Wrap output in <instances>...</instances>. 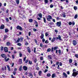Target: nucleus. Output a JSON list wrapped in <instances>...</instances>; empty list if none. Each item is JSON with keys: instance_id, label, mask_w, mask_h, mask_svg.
Returning <instances> with one entry per match:
<instances>
[{"instance_id": "obj_62", "label": "nucleus", "mask_w": 78, "mask_h": 78, "mask_svg": "<svg viewBox=\"0 0 78 78\" xmlns=\"http://www.w3.org/2000/svg\"><path fill=\"white\" fill-rule=\"evenodd\" d=\"M31 35V32H30L28 33V35L29 36H30V35Z\"/></svg>"}, {"instance_id": "obj_41", "label": "nucleus", "mask_w": 78, "mask_h": 78, "mask_svg": "<svg viewBox=\"0 0 78 78\" xmlns=\"http://www.w3.org/2000/svg\"><path fill=\"white\" fill-rule=\"evenodd\" d=\"M53 4H51L50 5V8H53Z\"/></svg>"}, {"instance_id": "obj_1", "label": "nucleus", "mask_w": 78, "mask_h": 78, "mask_svg": "<svg viewBox=\"0 0 78 78\" xmlns=\"http://www.w3.org/2000/svg\"><path fill=\"white\" fill-rule=\"evenodd\" d=\"M47 20L48 21H49V22H51V20L50 19H52V17L50 15H48V17L46 18Z\"/></svg>"}, {"instance_id": "obj_56", "label": "nucleus", "mask_w": 78, "mask_h": 78, "mask_svg": "<svg viewBox=\"0 0 78 78\" xmlns=\"http://www.w3.org/2000/svg\"><path fill=\"white\" fill-rule=\"evenodd\" d=\"M34 62L35 63H36V62H37V59L36 58L34 60Z\"/></svg>"}, {"instance_id": "obj_30", "label": "nucleus", "mask_w": 78, "mask_h": 78, "mask_svg": "<svg viewBox=\"0 0 78 78\" xmlns=\"http://www.w3.org/2000/svg\"><path fill=\"white\" fill-rule=\"evenodd\" d=\"M20 41V38H19V39L17 40V41H16L15 43H18V42H19Z\"/></svg>"}, {"instance_id": "obj_46", "label": "nucleus", "mask_w": 78, "mask_h": 78, "mask_svg": "<svg viewBox=\"0 0 78 78\" xmlns=\"http://www.w3.org/2000/svg\"><path fill=\"white\" fill-rule=\"evenodd\" d=\"M6 20L7 22H9V19L8 18H6Z\"/></svg>"}, {"instance_id": "obj_8", "label": "nucleus", "mask_w": 78, "mask_h": 78, "mask_svg": "<svg viewBox=\"0 0 78 78\" xmlns=\"http://www.w3.org/2000/svg\"><path fill=\"white\" fill-rule=\"evenodd\" d=\"M4 50L5 52H8V48L6 47L4 48Z\"/></svg>"}, {"instance_id": "obj_49", "label": "nucleus", "mask_w": 78, "mask_h": 78, "mask_svg": "<svg viewBox=\"0 0 78 78\" xmlns=\"http://www.w3.org/2000/svg\"><path fill=\"white\" fill-rule=\"evenodd\" d=\"M58 53L59 54V55H61V50H60V49H59L58 50Z\"/></svg>"}, {"instance_id": "obj_51", "label": "nucleus", "mask_w": 78, "mask_h": 78, "mask_svg": "<svg viewBox=\"0 0 78 78\" xmlns=\"http://www.w3.org/2000/svg\"><path fill=\"white\" fill-rule=\"evenodd\" d=\"M72 24V23L71 22H69V25H71Z\"/></svg>"}, {"instance_id": "obj_50", "label": "nucleus", "mask_w": 78, "mask_h": 78, "mask_svg": "<svg viewBox=\"0 0 78 78\" xmlns=\"http://www.w3.org/2000/svg\"><path fill=\"white\" fill-rule=\"evenodd\" d=\"M49 34L47 33V32H46L45 34V36H48V35Z\"/></svg>"}, {"instance_id": "obj_47", "label": "nucleus", "mask_w": 78, "mask_h": 78, "mask_svg": "<svg viewBox=\"0 0 78 78\" xmlns=\"http://www.w3.org/2000/svg\"><path fill=\"white\" fill-rule=\"evenodd\" d=\"M54 31L55 32V33H58V31L57 30H54Z\"/></svg>"}, {"instance_id": "obj_16", "label": "nucleus", "mask_w": 78, "mask_h": 78, "mask_svg": "<svg viewBox=\"0 0 78 78\" xmlns=\"http://www.w3.org/2000/svg\"><path fill=\"white\" fill-rule=\"evenodd\" d=\"M27 49L28 53H30L31 52V50H30V47H28L27 48Z\"/></svg>"}, {"instance_id": "obj_38", "label": "nucleus", "mask_w": 78, "mask_h": 78, "mask_svg": "<svg viewBox=\"0 0 78 78\" xmlns=\"http://www.w3.org/2000/svg\"><path fill=\"white\" fill-rule=\"evenodd\" d=\"M58 47H55L54 48V50H56V49H58Z\"/></svg>"}, {"instance_id": "obj_27", "label": "nucleus", "mask_w": 78, "mask_h": 78, "mask_svg": "<svg viewBox=\"0 0 78 78\" xmlns=\"http://www.w3.org/2000/svg\"><path fill=\"white\" fill-rule=\"evenodd\" d=\"M7 35H5L4 36V39H3V40H5V39H6V38H7Z\"/></svg>"}, {"instance_id": "obj_17", "label": "nucleus", "mask_w": 78, "mask_h": 78, "mask_svg": "<svg viewBox=\"0 0 78 78\" xmlns=\"http://www.w3.org/2000/svg\"><path fill=\"white\" fill-rule=\"evenodd\" d=\"M63 75H64V76H65L66 78L67 77V74H66L65 72L63 73Z\"/></svg>"}, {"instance_id": "obj_13", "label": "nucleus", "mask_w": 78, "mask_h": 78, "mask_svg": "<svg viewBox=\"0 0 78 78\" xmlns=\"http://www.w3.org/2000/svg\"><path fill=\"white\" fill-rule=\"evenodd\" d=\"M4 27H5V26L4 25L2 24L0 27V29L1 30H2V29H3V28H4Z\"/></svg>"}, {"instance_id": "obj_22", "label": "nucleus", "mask_w": 78, "mask_h": 78, "mask_svg": "<svg viewBox=\"0 0 78 78\" xmlns=\"http://www.w3.org/2000/svg\"><path fill=\"white\" fill-rule=\"evenodd\" d=\"M38 15L41 18H42V14L41 13L38 14Z\"/></svg>"}, {"instance_id": "obj_43", "label": "nucleus", "mask_w": 78, "mask_h": 78, "mask_svg": "<svg viewBox=\"0 0 78 78\" xmlns=\"http://www.w3.org/2000/svg\"><path fill=\"white\" fill-rule=\"evenodd\" d=\"M44 2L45 3H48V0H44Z\"/></svg>"}, {"instance_id": "obj_10", "label": "nucleus", "mask_w": 78, "mask_h": 78, "mask_svg": "<svg viewBox=\"0 0 78 78\" xmlns=\"http://www.w3.org/2000/svg\"><path fill=\"white\" fill-rule=\"evenodd\" d=\"M44 34H41V39H44Z\"/></svg>"}, {"instance_id": "obj_53", "label": "nucleus", "mask_w": 78, "mask_h": 78, "mask_svg": "<svg viewBox=\"0 0 78 78\" xmlns=\"http://www.w3.org/2000/svg\"><path fill=\"white\" fill-rule=\"evenodd\" d=\"M45 44H48V40H46L45 42Z\"/></svg>"}, {"instance_id": "obj_25", "label": "nucleus", "mask_w": 78, "mask_h": 78, "mask_svg": "<svg viewBox=\"0 0 78 78\" xmlns=\"http://www.w3.org/2000/svg\"><path fill=\"white\" fill-rule=\"evenodd\" d=\"M47 76H48V77H50L51 76V74L50 73H48L47 75Z\"/></svg>"}, {"instance_id": "obj_3", "label": "nucleus", "mask_w": 78, "mask_h": 78, "mask_svg": "<svg viewBox=\"0 0 78 78\" xmlns=\"http://www.w3.org/2000/svg\"><path fill=\"white\" fill-rule=\"evenodd\" d=\"M78 73L77 72H73L72 75L73 76H74V77H75L76 76L78 75Z\"/></svg>"}, {"instance_id": "obj_34", "label": "nucleus", "mask_w": 78, "mask_h": 78, "mask_svg": "<svg viewBox=\"0 0 78 78\" xmlns=\"http://www.w3.org/2000/svg\"><path fill=\"white\" fill-rule=\"evenodd\" d=\"M25 45H26V46H27V45H28V43L27 41H26V43L25 44Z\"/></svg>"}, {"instance_id": "obj_20", "label": "nucleus", "mask_w": 78, "mask_h": 78, "mask_svg": "<svg viewBox=\"0 0 78 78\" xmlns=\"http://www.w3.org/2000/svg\"><path fill=\"white\" fill-rule=\"evenodd\" d=\"M51 55H49L48 56V59H52V58H51Z\"/></svg>"}, {"instance_id": "obj_19", "label": "nucleus", "mask_w": 78, "mask_h": 78, "mask_svg": "<svg viewBox=\"0 0 78 78\" xmlns=\"http://www.w3.org/2000/svg\"><path fill=\"white\" fill-rule=\"evenodd\" d=\"M7 67L8 69V71L10 72V71H11V70H10V67H9V65H7Z\"/></svg>"}, {"instance_id": "obj_9", "label": "nucleus", "mask_w": 78, "mask_h": 78, "mask_svg": "<svg viewBox=\"0 0 78 78\" xmlns=\"http://www.w3.org/2000/svg\"><path fill=\"white\" fill-rule=\"evenodd\" d=\"M55 39H56V37H53L51 40V42H54V41H55Z\"/></svg>"}, {"instance_id": "obj_37", "label": "nucleus", "mask_w": 78, "mask_h": 78, "mask_svg": "<svg viewBox=\"0 0 78 78\" xmlns=\"http://www.w3.org/2000/svg\"><path fill=\"white\" fill-rule=\"evenodd\" d=\"M16 2L17 4H19V0H16Z\"/></svg>"}, {"instance_id": "obj_61", "label": "nucleus", "mask_w": 78, "mask_h": 78, "mask_svg": "<svg viewBox=\"0 0 78 78\" xmlns=\"http://www.w3.org/2000/svg\"><path fill=\"white\" fill-rule=\"evenodd\" d=\"M72 25H75V22L73 21L72 23Z\"/></svg>"}, {"instance_id": "obj_21", "label": "nucleus", "mask_w": 78, "mask_h": 78, "mask_svg": "<svg viewBox=\"0 0 78 78\" xmlns=\"http://www.w3.org/2000/svg\"><path fill=\"white\" fill-rule=\"evenodd\" d=\"M54 48H53V47H52L51 48V53H53V52H54Z\"/></svg>"}, {"instance_id": "obj_11", "label": "nucleus", "mask_w": 78, "mask_h": 78, "mask_svg": "<svg viewBox=\"0 0 78 78\" xmlns=\"http://www.w3.org/2000/svg\"><path fill=\"white\" fill-rule=\"evenodd\" d=\"M28 21L30 23H32V22H33V20L32 19H29Z\"/></svg>"}, {"instance_id": "obj_58", "label": "nucleus", "mask_w": 78, "mask_h": 78, "mask_svg": "<svg viewBox=\"0 0 78 78\" xmlns=\"http://www.w3.org/2000/svg\"><path fill=\"white\" fill-rule=\"evenodd\" d=\"M27 58V57L25 56L23 58V61H25V60H26V59Z\"/></svg>"}, {"instance_id": "obj_12", "label": "nucleus", "mask_w": 78, "mask_h": 78, "mask_svg": "<svg viewBox=\"0 0 78 78\" xmlns=\"http://www.w3.org/2000/svg\"><path fill=\"white\" fill-rule=\"evenodd\" d=\"M6 58H5H5H4L5 61V62H7V61H9V58H8L7 59H6V58H7V57H6Z\"/></svg>"}, {"instance_id": "obj_4", "label": "nucleus", "mask_w": 78, "mask_h": 78, "mask_svg": "<svg viewBox=\"0 0 78 78\" xmlns=\"http://www.w3.org/2000/svg\"><path fill=\"white\" fill-rule=\"evenodd\" d=\"M1 56L2 58H4V59H6V54H2L1 55Z\"/></svg>"}, {"instance_id": "obj_36", "label": "nucleus", "mask_w": 78, "mask_h": 78, "mask_svg": "<svg viewBox=\"0 0 78 78\" xmlns=\"http://www.w3.org/2000/svg\"><path fill=\"white\" fill-rule=\"evenodd\" d=\"M28 59H27L26 60V61L25 62V64H27L28 62Z\"/></svg>"}, {"instance_id": "obj_60", "label": "nucleus", "mask_w": 78, "mask_h": 78, "mask_svg": "<svg viewBox=\"0 0 78 78\" xmlns=\"http://www.w3.org/2000/svg\"><path fill=\"white\" fill-rule=\"evenodd\" d=\"M36 70H39V67H37L36 68Z\"/></svg>"}, {"instance_id": "obj_7", "label": "nucleus", "mask_w": 78, "mask_h": 78, "mask_svg": "<svg viewBox=\"0 0 78 78\" xmlns=\"http://www.w3.org/2000/svg\"><path fill=\"white\" fill-rule=\"evenodd\" d=\"M28 74H29V75H28V76H29V77H30L31 76V77H33V75L31 73H28Z\"/></svg>"}, {"instance_id": "obj_32", "label": "nucleus", "mask_w": 78, "mask_h": 78, "mask_svg": "<svg viewBox=\"0 0 78 78\" xmlns=\"http://www.w3.org/2000/svg\"><path fill=\"white\" fill-rule=\"evenodd\" d=\"M6 44L7 45H8V46H9V45H10V43L8 41L6 43Z\"/></svg>"}, {"instance_id": "obj_54", "label": "nucleus", "mask_w": 78, "mask_h": 78, "mask_svg": "<svg viewBox=\"0 0 78 78\" xmlns=\"http://www.w3.org/2000/svg\"><path fill=\"white\" fill-rule=\"evenodd\" d=\"M26 37L27 38V39H28V40H29V39H30V38H29V37H28V36H26Z\"/></svg>"}, {"instance_id": "obj_42", "label": "nucleus", "mask_w": 78, "mask_h": 78, "mask_svg": "<svg viewBox=\"0 0 78 78\" xmlns=\"http://www.w3.org/2000/svg\"><path fill=\"white\" fill-rule=\"evenodd\" d=\"M74 10H76V9H77V7H76V6H74Z\"/></svg>"}, {"instance_id": "obj_35", "label": "nucleus", "mask_w": 78, "mask_h": 78, "mask_svg": "<svg viewBox=\"0 0 78 78\" xmlns=\"http://www.w3.org/2000/svg\"><path fill=\"white\" fill-rule=\"evenodd\" d=\"M40 60L41 61L42 60H44V58H43V57L42 56L40 57Z\"/></svg>"}, {"instance_id": "obj_59", "label": "nucleus", "mask_w": 78, "mask_h": 78, "mask_svg": "<svg viewBox=\"0 0 78 78\" xmlns=\"http://www.w3.org/2000/svg\"><path fill=\"white\" fill-rule=\"evenodd\" d=\"M23 19H25V18H26V17H25V15H23Z\"/></svg>"}, {"instance_id": "obj_33", "label": "nucleus", "mask_w": 78, "mask_h": 78, "mask_svg": "<svg viewBox=\"0 0 78 78\" xmlns=\"http://www.w3.org/2000/svg\"><path fill=\"white\" fill-rule=\"evenodd\" d=\"M40 46L41 48H43V44L41 43L40 44Z\"/></svg>"}, {"instance_id": "obj_31", "label": "nucleus", "mask_w": 78, "mask_h": 78, "mask_svg": "<svg viewBox=\"0 0 78 78\" xmlns=\"http://www.w3.org/2000/svg\"><path fill=\"white\" fill-rule=\"evenodd\" d=\"M29 64H30V65H31V64H32V62L31 61H30V60H29Z\"/></svg>"}, {"instance_id": "obj_29", "label": "nucleus", "mask_w": 78, "mask_h": 78, "mask_svg": "<svg viewBox=\"0 0 78 78\" xmlns=\"http://www.w3.org/2000/svg\"><path fill=\"white\" fill-rule=\"evenodd\" d=\"M51 49L50 48H48L47 50V51L48 52H50L51 51Z\"/></svg>"}, {"instance_id": "obj_55", "label": "nucleus", "mask_w": 78, "mask_h": 78, "mask_svg": "<svg viewBox=\"0 0 78 78\" xmlns=\"http://www.w3.org/2000/svg\"><path fill=\"white\" fill-rule=\"evenodd\" d=\"M12 58H13V59H14V58H15V56L14 55H12Z\"/></svg>"}, {"instance_id": "obj_28", "label": "nucleus", "mask_w": 78, "mask_h": 78, "mask_svg": "<svg viewBox=\"0 0 78 78\" xmlns=\"http://www.w3.org/2000/svg\"><path fill=\"white\" fill-rule=\"evenodd\" d=\"M43 20L44 23H46V19L44 17H43Z\"/></svg>"}, {"instance_id": "obj_15", "label": "nucleus", "mask_w": 78, "mask_h": 78, "mask_svg": "<svg viewBox=\"0 0 78 78\" xmlns=\"http://www.w3.org/2000/svg\"><path fill=\"white\" fill-rule=\"evenodd\" d=\"M42 72L41 71H39L38 72V75L39 76H41V75H42Z\"/></svg>"}, {"instance_id": "obj_2", "label": "nucleus", "mask_w": 78, "mask_h": 78, "mask_svg": "<svg viewBox=\"0 0 78 78\" xmlns=\"http://www.w3.org/2000/svg\"><path fill=\"white\" fill-rule=\"evenodd\" d=\"M56 25L58 27H60L61 25V22L59 21L57 22L56 23H55Z\"/></svg>"}, {"instance_id": "obj_63", "label": "nucleus", "mask_w": 78, "mask_h": 78, "mask_svg": "<svg viewBox=\"0 0 78 78\" xmlns=\"http://www.w3.org/2000/svg\"><path fill=\"white\" fill-rule=\"evenodd\" d=\"M16 71H14L13 72V74L14 75H16Z\"/></svg>"}, {"instance_id": "obj_52", "label": "nucleus", "mask_w": 78, "mask_h": 78, "mask_svg": "<svg viewBox=\"0 0 78 78\" xmlns=\"http://www.w3.org/2000/svg\"><path fill=\"white\" fill-rule=\"evenodd\" d=\"M45 39L44 38H43V39L42 40V42H45Z\"/></svg>"}, {"instance_id": "obj_45", "label": "nucleus", "mask_w": 78, "mask_h": 78, "mask_svg": "<svg viewBox=\"0 0 78 78\" xmlns=\"http://www.w3.org/2000/svg\"><path fill=\"white\" fill-rule=\"evenodd\" d=\"M20 31H23V29H22V27L20 26Z\"/></svg>"}, {"instance_id": "obj_39", "label": "nucleus", "mask_w": 78, "mask_h": 78, "mask_svg": "<svg viewBox=\"0 0 78 78\" xmlns=\"http://www.w3.org/2000/svg\"><path fill=\"white\" fill-rule=\"evenodd\" d=\"M77 17H78V16H77V14L75 15V16H74V19H77Z\"/></svg>"}, {"instance_id": "obj_48", "label": "nucleus", "mask_w": 78, "mask_h": 78, "mask_svg": "<svg viewBox=\"0 0 78 78\" xmlns=\"http://www.w3.org/2000/svg\"><path fill=\"white\" fill-rule=\"evenodd\" d=\"M33 30L34 31L36 32V31H37V29H36L35 28H34L33 29Z\"/></svg>"}, {"instance_id": "obj_57", "label": "nucleus", "mask_w": 78, "mask_h": 78, "mask_svg": "<svg viewBox=\"0 0 78 78\" xmlns=\"http://www.w3.org/2000/svg\"><path fill=\"white\" fill-rule=\"evenodd\" d=\"M48 71V69H45L44 71V73H46V72H47Z\"/></svg>"}, {"instance_id": "obj_23", "label": "nucleus", "mask_w": 78, "mask_h": 78, "mask_svg": "<svg viewBox=\"0 0 78 78\" xmlns=\"http://www.w3.org/2000/svg\"><path fill=\"white\" fill-rule=\"evenodd\" d=\"M24 38L22 37H20V42H23V39Z\"/></svg>"}, {"instance_id": "obj_44", "label": "nucleus", "mask_w": 78, "mask_h": 78, "mask_svg": "<svg viewBox=\"0 0 78 78\" xmlns=\"http://www.w3.org/2000/svg\"><path fill=\"white\" fill-rule=\"evenodd\" d=\"M16 28L17 29V30H19V29H20V26H17Z\"/></svg>"}, {"instance_id": "obj_14", "label": "nucleus", "mask_w": 78, "mask_h": 78, "mask_svg": "<svg viewBox=\"0 0 78 78\" xmlns=\"http://www.w3.org/2000/svg\"><path fill=\"white\" fill-rule=\"evenodd\" d=\"M51 77L52 78H55V77H56V74L55 73L53 74H52Z\"/></svg>"}, {"instance_id": "obj_5", "label": "nucleus", "mask_w": 78, "mask_h": 78, "mask_svg": "<svg viewBox=\"0 0 78 78\" xmlns=\"http://www.w3.org/2000/svg\"><path fill=\"white\" fill-rule=\"evenodd\" d=\"M23 70H25V71H26L28 70V67L25 66H23Z\"/></svg>"}, {"instance_id": "obj_40", "label": "nucleus", "mask_w": 78, "mask_h": 78, "mask_svg": "<svg viewBox=\"0 0 78 78\" xmlns=\"http://www.w3.org/2000/svg\"><path fill=\"white\" fill-rule=\"evenodd\" d=\"M75 56L76 58H78V54H75Z\"/></svg>"}, {"instance_id": "obj_18", "label": "nucleus", "mask_w": 78, "mask_h": 78, "mask_svg": "<svg viewBox=\"0 0 78 78\" xmlns=\"http://www.w3.org/2000/svg\"><path fill=\"white\" fill-rule=\"evenodd\" d=\"M73 60L71 58H70L69 60V62L70 64L72 63Z\"/></svg>"}, {"instance_id": "obj_6", "label": "nucleus", "mask_w": 78, "mask_h": 78, "mask_svg": "<svg viewBox=\"0 0 78 78\" xmlns=\"http://www.w3.org/2000/svg\"><path fill=\"white\" fill-rule=\"evenodd\" d=\"M73 44L74 46H75L76 44H77V43L76 40H73Z\"/></svg>"}, {"instance_id": "obj_64", "label": "nucleus", "mask_w": 78, "mask_h": 78, "mask_svg": "<svg viewBox=\"0 0 78 78\" xmlns=\"http://www.w3.org/2000/svg\"><path fill=\"white\" fill-rule=\"evenodd\" d=\"M34 53H36V48H34Z\"/></svg>"}, {"instance_id": "obj_24", "label": "nucleus", "mask_w": 78, "mask_h": 78, "mask_svg": "<svg viewBox=\"0 0 78 78\" xmlns=\"http://www.w3.org/2000/svg\"><path fill=\"white\" fill-rule=\"evenodd\" d=\"M58 39H59L60 41H62V39H61V36L58 35Z\"/></svg>"}, {"instance_id": "obj_26", "label": "nucleus", "mask_w": 78, "mask_h": 78, "mask_svg": "<svg viewBox=\"0 0 78 78\" xmlns=\"http://www.w3.org/2000/svg\"><path fill=\"white\" fill-rule=\"evenodd\" d=\"M8 31H9V30L7 28H6L5 29V33H8Z\"/></svg>"}]
</instances>
